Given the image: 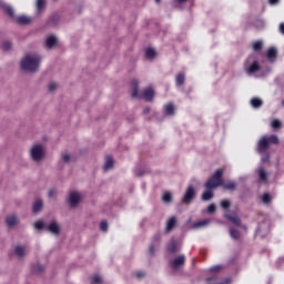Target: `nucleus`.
<instances>
[{
  "mask_svg": "<svg viewBox=\"0 0 284 284\" xmlns=\"http://www.w3.org/2000/svg\"><path fill=\"white\" fill-rule=\"evenodd\" d=\"M21 69L26 72H37L41 65V57L39 54H27L20 63Z\"/></svg>",
  "mask_w": 284,
  "mask_h": 284,
  "instance_id": "nucleus-1",
  "label": "nucleus"
},
{
  "mask_svg": "<svg viewBox=\"0 0 284 284\" xmlns=\"http://www.w3.org/2000/svg\"><path fill=\"white\" fill-rule=\"evenodd\" d=\"M131 88H132V93H131L132 99H144V101H152V99H154V89L152 88H146L142 93H139L138 80H133L131 82Z\"/></svg>",
  "mask_w": 284,
  "mask_h": 284,
  "instance_id": "nucleus-2",
  "label": "nucleus"
},
{
  "mask_svg": "<svg viewBox=\"0 0 284 284\" xmlns=\"http://www.w3.org/2000/svg\"><path fill=\"white\" fill-rule=\"evenodd\" d=\"M223 185V169H217L204 184L205 190H216Z\"/></svg>",
  "mask_w": 284,
  "mask_h": 284,
  "instance_id": "nucleus-3",
  "label": "nucleus"
},
{
  "mask_svg": "<svg viewBox=\"0 0 284 284\" xmlns=\"http://www.w3.org/2000/svg\"><path fill=\"white\" fill-rule=\"evenodd\" d=\"M31 159L33 161H41V159H43V146H41V144L31 149Z\"/></svg>",
  "mask_w": 284,
  "mask_h": 284,
  "instance_id": "nucleus-4",
  "label": "nucleus"
},
{
  "mask_svg": "<svg viewBox=\"0 0 284 284\" xmlns=\"http://www.w3.org/2000/svg\"><path fill=\"white\" fill-rule=\"evenodd\" d=\"M194 196H196V191H194V186H189L182 199V203H185L186 205L192 203V201H194Z\"/></svg>",
  "mask_w": 284,
  "mask_h": 284,
  "instance_id": "nucleus-5",
  "label": "nucleus"
},
{
  "mask_svg": "<svg viewBox=\"0 0 284 284\" xmlns=\"http://www.w3.org/2000/svg\"><path fill=\"white\" fill-rule=\"evenodd\" d=\"M270 150V142L267 141V136H263L257 143V152L258 154H265Z\"/></svg>",
  "mask_w": 284,
  "mask_h": 284,
  "instance_id": "nucleus-6",
  "label": "nucleus"
},
{
  "mask_svg": "<svg viewBox=\"0 0 284 284\" xmlns=\"http://www.w3.org/2000/svg\"><path fill=\"white\" fill-rule=\"evenodd\" d=\"M161 243V233H156L153 236L152 243L149 247V254H151V256H154V253L156 252V247L158 245H160Z\"/></svg>",
  "mask_w": 284,
  "mask_h": 284,
  "instance_id": "nucleus-7",
  "label": "nucleus"
},
{
  "mask_svg": "<svg viewBox=\"0 0 284 284\" xmlns=\"http://www.w3.org/2000/svg\"><path fill=\"white\" fill-rule=\"evenodd\" d=\"M0 10L4 12V14H8L11 19H14V9L10 7L8 3L3 2V0H0Z\"/></svg>",
  "mask_w": 284,
  "mask_h": 284,
  "instance_id": "nucleus-8",
  "label": "nucleus"
},
{
  "mask_svg": "<svg viewBox=\"0 0 284 284\" xmlns=\"http://www.w3.org/2000/svg\"><path fill=\"white\" fill-rule=\"evenodd\" d=\"M81 201V194L79 192H71L69 195V203L71 207H77Z\"/></svg>",
  "mask_w": 284,
  "mask_h": 284,
  "instance_id": "nucleus-9",
  "label": "nucleus"
},
{
  "mask_svg": "<svg viewBox=\"0 0 284 284\" xmlns=\"http://www.w3.org/2000/svg\"><path fill=\"white\" fill-rule=\"evenodd\" d=\"M166 251L169 252V254H176L179 252V242L176 241V239L170 240L166 246Z\"/></svg>",
  "mask_w": 284,
  "mask_h": 284,
  "instance_id": "nucleus-10",
  "label": "nucleus"
},
{
  "mask_svg": "<svg viewBox=\"0 0 284 284\" xmlns=\"http://www.w3.org/2000/svg\"><path fill=\"white\" fill-rule=\"evenodd\" d=\"M224 216H225V219L231 221V223L236 225V227H241V217H239V215H236V213H225Z\"/></svg>",
  "mask_w": 284,
  "mask_h": 284,
  "instance_id": "nucleus-11",
  "label": "nucleus"
},
{
  "mask_svg": "<svg viewBox=\"0 0 284 284\" xmlns=\"http://www.w3.org/2000/svg\"><path fill=\"white\" fill-rule=\"evenodd\" d=\"M182 265H185L184 255H180L171 262V267H173V270H179V267H182Z\"/></svg>",
  "mask_w": 284,
  "mask_h": 284,
  "instance_id": "nucleus-12",
  "label": "nucleus"
},
{
  "mask_svg": "<svg viewBox=\"0 0 284 284\" xmlns=\"http://www.w3.org/2000/svg\"><path fill=\"white\" fill-rule=\"evenodd\" d=\"M258 70H261V64L258 63V61H254V62L246 69V73H247V74H254V73L258 72Z\"/></svg>",
  "mask_w": 284,
  "mask_h": 284,
  "instance_id": "nucleus-13",
  "label": "nucleus"
},
{
  "mask_svg": "<svg viewBox=\"0 0 284 284\" xmlns=\"http://www.w3.org/2000/svg\"><path fill=\"white\" fill-rule=\"evenodd\" d=\"M48 231L51 232V234H60L61 233V227L57 222H51L48 226Z\"/></svg>",
  "mask_w": 284,
  "mask_h": 284,
  "instance_id": "nucleus-14",
  "label": "nucleus"
},
{
  "mask_svg": "<svg viewBox=\"0 0 284 284\" xmlns=\"http://www.w3.org/2000/svg\"><path fill=\"white\" fill-rule=\"evenodd\" d=\"M17 22L20 26H29V23H32V18H30L28 16H20L17 18Z\"/></svg>",
  "mask_w": 284,
  "mask_h": 284,
  "instance_id": "nucleus-15",
  "label": "nucleus"
},
{
  "mask_svg": "<svg viewBox=\"0 0 284 284\" xmlns=\"http://www.w3.org/2000/svg\"><path fill=\"white\" fill-rule=\"evenodd\" d=\"M258 179L262 183H267L270 175H267V171L265 169L261 168L258 169Z\"/></svg>",
  "mask_w": 284,
  "mask_h": 284,
  "instance_id": "nucleus-16",
  "label": "nucleus"
},
{
  "mask_svg": "<svg viewBox=\"0 0 284 284\" xmlns=\"http://www.w3.org/2000/svg\"><path fill=\"white\" fill-rule=\"evenodd\" d=\"M112 168H114V159H112L110 155H106L104 171L108 172V170H112Z\"/></svg>",
  "mask_w": 284,
  "mask_h": 284,
  "instance_id": "nucleus-17",
  "label": "nucleus"
},
{
  "mask_svg": "<svg viewBox=\"0 0 284 284\" xmlns=\"http://www.w3.org/2000/svg\"><path fill=\"white\" fill-rule=\"evenodd\" d=\"M43 210V201L38 200L33 203L32 212L33 214H39Z\"/></svg>",
  "mask_w": 284,
  "mask_h": 284,
  "instance_id": "nucleus-18",
  "label": "nucleus"
},
{
  "mask_svg": "<svg viewBox=\"0 0 284 284\" xmlns=\"http://www.w3.org/2000/svg\"><path fill=\"white\" fill-rule=\"evenodd\" d=\"M176 227V216H172L169 219L166 223V232H172Z\"/></svg>",
  "mask_w": 284,
  "mask_h": 284,
  "instance_id": "nucleus-19",
  "label": "nucleus"
},
{
  "mask_svg": "<svg viewBox=\"0 0 284 284\" xmlns=\"http://www.w3.org/2000/svg\"><path fill=\"white\" fill-rule=\"evenodd\" d=\"M214 199V191L206 189L202 194V201H212Z\"/></svg>",
  "mask_w": 284,
  "mask_h": 284,
  "instance_id": "nucleus-20",
  "label": "nucleus"
},
{
  "mask_svg": "<svg viewBox=\"0 0 284 284\" xmlns=\"http://www.w3.org/2000/svg\"><path fill=\"white\" fill-rule=\"evenodd\" d=\"M266 57L267 59H270V61H272V59H276V57H278V51L276 50V48L271 47L267 50Z\"/></svg>",
  "mask_w": 284,
  "mask_h": 284,
  "instance_id": "nucleus-21",
  "label": "nucleus"
},
{
  "mask_svg": "<svg viewBox=\"0 0 284 284\" xmlns=\"http://www.w3.org/2000/svg\"><path fill=\"white\" fill-rule=\"evenodd\" d=\"M175 83L178 87H181L185 83V73L180 72L175 77Z\"/></svg>",
  "mask_w": 284,
  "mask_h": 284,
  "instance_id": "nucleus-22",
  "label": "nucleus"
},
{
  "mask_svg": "<svg viewBox=\"0 0 284 284\" xmlns=\"http://www.w3.org/2000/svg\"><path fill=\"white\" fill-rule=\"evenodd\" d=\"M45 45L49 49L54 48V45H57V37H54V36L48 37L47 40H45Z\"/></svg>",
  "mask_w": 284,
  "mask_h": 284,
  "instance_id": "nucleus-23",
  "label": "nucleus"
},
{
  "mask_svg": "<svg viewBox=\"0 0 284 284\" xmlns=\"http://www.w3.org/2000/svg\"><path fill=\"white\" fill-rule=\"evenodd\" d=\"M222 187L224 190H230L231 192H234V190H236V182H234V181H230L227 183L223 182Z\"/></svg>",
  "mask_w": 284,
  "mask_h": 284,
  "instance_id": "nucleus-24",
  "label": "nucleus"
},
{
  "mask_svg": "<svg viewBox=\"0 0 284 284\" xmlns=\"http://www.w3.org/2000/svg\"><path fill=\"white\" fill-rule=\"evenodd\" d=\"M17 215H9L7 216V225L9 227H14V225H17Z\"/></svg>",
  "mask_w": 284,
  "mask_h": 284,
  "instance_id": "nucleus-25",
  "label": "nucleus"
},
{
  "mask_svg": "<svg viewBox=\"0 0 284 284\" xmlns=\"http://www.w3.org/2000/svg\"><path fill=\"white\" fill-rule=\"evenodd\" d=\"M14 254L19 256L20 258L22 256H26V246H16Z\"/></svg>",
  "mask_w": 284,
  "mask_h": 284,
  "instance_id": "nucleus-26",
  "label": "nucleus"
},
{
  "mask_svg": "<svg viewBox=\"0 0 284 284\" xmlns=\"http://www.w3.org/2000/svg\"><path fill=\"white\" fill-rule=\"evenodd\" d=\"M164 110H165V114H168V116H172L174 114V104H172V103L166 104Z\"/></svg>",
  "mask_w": 284,
  "mask_h": 284,
  "instance_id": "nucleus-27",
  "label": "nucleus"
},
{
  "mask_svg": "<svg viewBox=\"0 0 284 284\" xmlns=\"http://www.w3.org/2000/svg\"><path fill=\"white\" fill-rule=\"evenodd\" d=\"M251 105L253 108H261L263 105V100L258 99V98H253L251 100Z\"/></svg>",
  "mask_w": 284,
  "mask_h": 284,
  "instance_id": "nucleus-28",
  "label": "nucleus"
},
{
  "mask_svg": "<svg viewBox=\"0 0 284 284\" xmlns=\"http://www.w3.org/2000/svg\"><path fill=\"white\" fill-rule=\"evenodd\" d=\"M145 57L146 59H154V57H156V51L152 48H149L145 50Z\"/></svg>",
  "mask_w": 284,
  "mask_h": 284,
  "instance_id": "nucleus-29",
  "label": "nucleus"
},
{
  "mask_svg": "<svg viewBox=\"0 0 284 284\" xmlns=\"http://www.w3.org/2000/svg\"><path fill=\"white\" fill-rule=\"evenodd\" d=\"M253 50L254 52H261L263 50V42L262 41H255L253 43Z\"/></svg>",
  "mask_w": 284,
  "mask_h": 284,
  "instance_id": "nucleus-30",
  "label": "nucleus"
},
{
  "mask_svg": "<svg viewBox=\"0 0 284 284\" xmlns=\"http://www.w3.org/2000/svg\"><path fill=\"white\" fill-rule=\"evenodd\" d=\"M268 145H278V136L277 135H270L267 136Z\"/></svg>",
  "mask_w": 284,
  "mask_h": 284,
  "instance_id": "nucleus-31",
  "label": "nucleus"
},
{
  "mask_svg": "<svg viewBox=\"0 0 284 284\" xmlns=\"http://www.w3.org/2000/svg\"><path fill=\"white\" fill-rule=\"evenodd\" d=\"M230 236L233 237L235 241H239V239H241V232L235 229H231Z\"/></svg>",
  "mask_w": 284,
  "mask_h": 284,
  "instance_id": "nucleus-32",
  "label": "nucleus"
},
{
  "mask_svg": "<svg viewBox=\"0 0 284 284\" xmlns=\"http://www.w3.org/2000/svg\"><path fill=\"white\" fill-rule=\"evenodd\" d=\"M91 283L92 284H103V278L101 277V275L95 274L91 277Z\"/></svg>",
  "mask_w": 284,
  "mask_h": 284,
  "instance_id": "nucleus-33",
  "label": "nucleus"
},
{
  "mask_svg": "<svg viewBox=\"0 0 284 284\" xmlns=\"http://www.w3.org/2000/svg\"><path fill=\"white\" fill-rule=\"evenodd\" d=\"M162 201H164V203H172V193L165 192L163 194Z\"/></svg>",
  "mask_w": 284,
  "mask_h": 284,
  "instance_id": "nucleus-34",
  "label": "nucleus"
},
{
  "mask_svg": "<svg viewBox=\"0 0 284 284\" xmlns=\"http://www.w3.org/2000/svg\"><path fill=\"white\" fill-rule=\"evenodd\" d=\"M232 205V202H230V200H222L221 201V207H223V210H229V207Z\"/></svg>",
  "mask_w": 284,
  "mask_h": 284,
  "instance_id": "nucleus-35",
  "label": "nucleus"
},
{
  "mask_svg": "<svg viewBox=\"0 0 284 284\" xmlns=\"http://www.w3.org/2000/svg\"><path fill=\"white\" fill-rule=\"evenodd\" d=\"M205 225H210V220H202L195 223V227H205Z\"/></svg>",
  "mask_w": 284,
  "mask_h": 284,
  "instance_id": "nucleus-36",
  "label": "nucleus"
},
{
  "mask_svg": "<svg viewBox=\"0 0 284 284\" xmlns=\"http://www.w3.org/2000/svg\"><path fill=\"white\" fill-rule=\"evenodd\" d=\"M12 48V42L10 41H4L2 43V50H4V52H8V50H10Z\"/></svg>",
  "mask_w": 284,
  "mask_h": 284,
  "instance_id": "nucleus-37",
  "label": "nucleus"
},
{
  "mask_svg": "<svg viewBox=\"0 0 284 284\" xmlns=\"http://www.w3.org/2000/svg\"><path fill=\"white\" fill-rule=\"evenodd\" d=\"M32 272L33 274H41V272H43V266L41 265H36V266H32Z\"/></svg>",
  "mask_w": 284,
  "mask_h": 284,
  "instance_id": "nucleus-38",
  "label": "nucleus"
},
{
  "mask_svg": "<svg viewBox=\"0 0 284 284\" xmlns=\"http://www.w3.org/2000/svg\"><path fill=\"white\" fill-rule=\"evenodd\" d=\"M262 155V163H267L270 161V152L265 151L264 153H260Z\"/></svg>",
  "mask_w": 284,
  "mask_h": 284,
  "instance_id": "nucleus-39",
  "label": "nucleus"
},
{
  "mask_svg": "<svg viewBox=\"0 0 284 284\" xmlns=\"http://www.w3.org/2000/svg\"><path fill=\"white\" fill-rule=\"evenodd\" d=\"M34 227H36V230H43V229H45V223H43V221H37L34 223Z\"/></svg>",
  "mask_w": 284,
  "mask_h": 284,
  "instance_id": "nucleus-40",
  "label": "nucleus"
},
{
  "mask_svg": "<svg viewBox=\"0 0 284 284\" xmlns=\"http://www.w3.org/2000/svg\"><path fill=\"white\" fill-rule=\"evenodd\" d=\"M271 125L274 130H278L281 128L282 123L280 122V120L275 119L272 121Z\"/></svg>",
  "mask_w": 284,
  "mask_h": 284,
  "instance_id": "nucleus-41",
  "label": "nucleus"
},
{
  "mask_svg": "<svg viewBox=\"0 0 284 284\" xmlns=\"http://www.w3.org/2000/svg\"><path fill=\"white\" fill-rule=\"evenodd\" d=\"M262 201L263 203H270L272 201V196L270 195V193H264L262 195Z\"/></svg>",
  "mask_w": 284,
  "mask_h": 284,
  "instance_id": "nucleus-42",
  "label": "nucleus"
},
{
  "mask_svg": "<svg viewBox=\"0 0 284 284\" xmlns=\"http://www.w3.org/2000/svg\"><path fill=\"white\" fill-rule=\"evenodd\" d=\"M37 8L39 11L43 10V8H45V0H38Z\"/></svg>",
  "mask_w": 284,
  "mask_h": 284,
  "instance_id": "nucleus-43",
  "label": "nucleus"
},
{
  "mask_svg": "<svg viewBox=\"0 0 284 284\" xmlns=\"http://www.w3.org/2000/svg\"><path fill=\"white\" fill-rule=\"evenodd\" d=\"M100 230L101 232H108V221L104 220L100 223Z\"/></svg>",
  "mask_w": 284,
  "mask_h": 284,
  "instance_id": "nucleus-44",
  "label": "nucleus"
},
{
  "mask_svg": "<svg viewBox=\"0 0 284 284\" xmlns=\"http://www.w3.org/2000/svg\"><path fill=\"white\" fill-rule=\"evenodd\" d=\"M221 270H223V266L215 265L210 268V272H213L214 274L219 273Z\"/></svg>",
  "mask_w": 284,
  "mask_h": 284,
  "instance_id": "nucleus-45",
  "label": "nucleus"
},
{
  "mask_svg": "<svg viewBox=\"0 0 284 284\" xmlns=\"http://www.w3.org/2000/svg\"><path fill=\"white\" fill-rule=\"evenodd\" d=\"M207 212L209 214H214V212H216V204H210L207 206Z\"/></svg>",
  "mask_w": 284,
  "mask_h": 284,
  "instance_id": "nucleus-46",
  "label": "nucleus"
},
{
  "mask_svg": "<svg viewBox=\"0 0 284 284\" xmlns=\"http://www.w3.org/2000/svg\"><path fill=\"white\" fill-rule=\"evenodd\" d=\"M57 83H54V82H51L50 84H49V92H54V90L57 89Z\"/></svg>",
  "mask_w": 284,
  "mask_h": 284,
  "instance_id": "nucleus-47",
  "label": "nucleus"
},
{
  "mask_svg": "<svg viewBox=\"0 0 284 284\" xmlns=\"http://www.w3.org/2000/svg\"><path fill=\"white\" fill-rule=\"evenodd\" d=\"M62 160L64 161V163L70 162V154H63Z\"/></svg>",
  "mask_w": 284,
  "mask_h": 284,
  "instance_id": "nucleus-48",
  "label": "nucleus"
},
{
  "mask_svg": "<svg viewBox=\"0 0 284 284\" xmlns=\"http://www.w3.org/2000/svg\"><path fill=\"white\" fill-rule=\"evenodd\" d=\"M54 194H57V191H54V189H51L48 193L49 199H52L54 196Z\"/></svg>",
  "mask_w": 284,
  "mask_h": 284,
  "instance_id": "nucleus-49",
  "label": "nucleus"
},
{
  "mask_svg": "<svg viewBox=\"0 0 284 284\" xmlns=\"http://www.w3.org/2000/svg\"><path fill=\"white\" fill-rule=\"evenodd\" d=\"M281 2V0H268L270 6H276Z\"/></svg>",
  "mask_w": 284,
  "mask_h": 284,
  "instance_id": "nucleus-50",
  "label": "nucleus"
},
{
  "mask_svg": "<svg viewBox=\"0 0 284 284\" xmlns=\"http://www.w3.org/2000/svg\"><path fill=\"white\" fill-rule=\"evenodd\" d=\"M136 278H143V276H145V273L144 272H138L135 274Z\"/></svg>",
  "mask_w": 284,
  "mask_h": 284,
  "instance_id": "nucleus-51",
  "label": "nucleus"
},
{
  "mask_svg": "<svg viewBox=\"0 0 284 284\" xmlns=\"http://www.w3.org/2000/svg\"><path fill=\"white\" fill-rule=\"evenodd\" d=\"M280 32H282V34H284V23L280 24Z\"/></svg>",
  "mask_w": 284,
  "mask_h": 284,
  "instance_id": "nucleus-52",
  "label": "nucleus"
},
{
  "mask_svg": "<svg viewBox=\"0 0 284 284\" xmlns=\"http://www.w3.org/2000/svg\"><path fill=\"white\" fill-rule=\"evenodd\" d=\"M150 112V108H145L144 110H143V114H148Z\"/></svg>",
  "mask_w": 284,
  "mask_h": 284,
  "instance_id": "nucleus-53",
  "label": "nucleus"
},
{
  "mask_svg": "<svg viewBox=\"0 0 284 284\" xmlns=\"http://www.w3.org/2000/svg\"><path fill=\"white\" fill-rule=\"evenodd\" d=\"M240 227H242V230H247V226H246V225H243V224H241Z\"/></svg>",
  "mask_w": 284,
  "mask_h": 284,
  "instance_id": "nucleus-54",
  "label": "nucleus"
},
{
  "mask_svg": "<svg viewBox=\"0 0 284 284\" xmlns=\"http://www.w3.org/2000/svg\"><path fill=\"white\" fill-rule=\"evenodd\" d=\"M179 1V3H185V1H187V0H178Z\"/></svg>",
  "mask_w": 284,
  "mask_h": 284,
  "instance_id": "nucleus-55",
  "label": "nucleus"
},
{
  "mask_svg": "<svg viewBox=\"0 0 284 284\" xmlns=\"http://www.w3.org/2000/svg\"><path fill=\"white\" fill-rule=\"evenodd\" d=\"M206 281H207V283H210V281H212V277H209Z\"/></svg>",
  "mask_w": 284,
  "mask_h": 284,
  "instance_id": "nucleus-56",
  "label": "nucleus"
},
{
  "mask_svg": "<svg viewBox=\"0 0 284 284\" xmlns=\"http://www.w3.org/2000/svg\"><path fill=\"white\" fill-rule=\"evenodd\" d=\"M155 3H161V0H155Z\"/></svg>",
  "mask_w": 284,
  "mask_h": 284,
  "instance_id": "nucleus-57",
  "label": "nucleus"
}]
</instances>
